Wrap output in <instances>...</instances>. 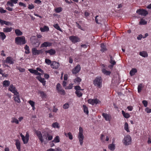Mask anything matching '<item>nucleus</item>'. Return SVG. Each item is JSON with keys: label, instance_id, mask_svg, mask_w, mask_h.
Masks as SVG:
<instances>
[{"label": "nucleus", "instance_id": "6ab92c4d", "mask_svg": "<svg viewBox=\"0 0 151 151\" xmlns=\"http://www.w3.org/2000/svg\"><path fill=\"white\" fill-rule=\"evenodd\" d=\"M100 47V51L102 52H104L107 50L106 46L103 43H101V44Z\"/></svg>", "mask_w": 151, "mask_h": 151}, {"label": "nucleus", "instance_id": "4d7b16f0", "mask_svg": "<svg viewBox=\"0 0 151 151\" xmlns=\"http://www.w3.org/2000/svg\"><path fill=\"white\" fill-rule=\"evenodd\" d=\"M73 84L72 83H70L69 85V86L66 87V88L68 89H71L73 87Z\"/></svg>", "mask_w": 151, "mask_h": 151}, {"label": "nucleus", "instance_id": "37998d69", "mask_svg": "<svg viewBox=\"0 0 151 151\" xmlns=\"http://www.w3.org/2000/svg\"><path fill=\"white\" fill-rule=\"evenodd\" d=\"M0 36L3 40L5 39L6 37V36L3 32H0Z\"/></svg>", "mask_w": 151, "mask_h": 151}, {"label": "nucleus", "instance_id": "1a4fd4ad", "mask_svg": "<svg viewBox=\"0 0 151 151\" xmlns=\"http://www.w3.org/2000/svg\"><path fill=\"white\" fill-rule=\"evenodd\" d=\"M88 102L89 104H90L92 105H93L94 104H97L98 103L100 102V101L97 99H89L88 101Z\"/></svg>", "mask_w": 151, "mask_h": 151}, {"label": "nucleus", "instance_id": "f3484780", "mask_svg": "<svg viewBox=\"0 0 151 151\" xmlns=\"http://www.w3.org/2000/svg\"><path fill=\"white\" fill-rule=\"evenodd\" d=\"M110 63L112 65H109V67L110 68H112L114 65H115L116 63V62L114 60L112 56H110Z\"/></svg>", "mask_w": 151, "mask_h": 151}, {"label": "nucleus", "instance_id": "603ef678", "mask_svg": "<svg viewBox=\"0 0 151 151\" xmlns=\"http://www.w3.org/2000/svg\"><path fill=\"white\" fill-rule=\"evenodd\" d=\"M45 63L48 65H51V61L50 59H46L45 60Z\"/></svg>", "mask_w": 151, "mask_h": 151}, {"label": "nucleus", "instance_id": "09e8293b", "mask_svg": "<svg viewBox=\"0 0 151 151\" xmlns=\"http://www.w3.org/2000/svg\"><path fill=\"white\" fill-rule=\"evenodd\" d=\"M147 22L145 20L141 19L139 22V24L141 25H145L147 24Z\"/></svg>", "mask_w": 151, "mask_h": 151}, {"label": "nucleus", "instance_id": "39448f33", "mask_svg": "<svg viewBox=\"0 0 151 151\" xmlns=\"http://www.w3.org/2000/svg\"><path fill=\"white\" fill-rule=\"evenodd\" d=\"M136 13L139 15L143 16H146L148 14V12L145 10L140 9L136 11Z\"/></svg>", "mask_w": 151, "mask_h": 151}, {"label": "nucleus", "instance_id": "774afa93", "mask_svg": "<svg viewBox=\"0 0 151 151\" xmlns=\"http://www.w3.org/2000/svg\"><path fill=\"white\" fill-rule=\"evenodd\" d=\"M5 21L3 20L0 19V23L1 25L5 24Z\"/></svg>", "mask_w": 151, "mask_h": 151}, {"label": "nucleus", "instance_id": "aec40b11", "mask_svg": "<svg viewBox=\"0 0 151 151\" xmlns=\"http://www.w3.org/2000/svg\"><path fill=\"white\" fill-rule=\"evenodd\" d=\"M36 78L42 83L43 86H45V85L46 81L45 80L44 78H42L41 77L38 76L36 77Z\"/></svg>", "mask_w": 151, "mask_h": 151}, {"label": "nucleus", "instance_id": "338daca9", "mask_svg": "<svg viewBox=\"0 0 151 151\" xmlns=\"http://www.w3.org/2000/svg\"><path fill=\"white\" fill-rule=\"evenodd\" d=\"M142 37V35L141 34L139 35L138 37H137V39L138 40H141Z\"/></svg>", "mask_w": 151, "mask_h": 151}, {"label": "nucleus", "instance_id": "c85d7f7f", "mask_svg": "<svg viewBox=\"0 0 151 151\" xmlns=\"http://www.w3.org/2000/svg\"><path fill=\"white\" fill-rule=\"evenodd\" d=\"M60 141V139L59 136H56L54 139L52 141V142L55 143H57L59 142Z\"/></svg>", "mask_w": 151, "mask_h": 151}, {"label": "nucleus", "instance_id": "bb28decb", "mask_svg": "<svg viewBox=\"0 0 151 151\" xmlns=\"http://www.w3.org/2000/svg\"><path fill=\"white\" fill-rule=\"evenodd\" d=\"M137 72V70L136 68H132L130 71L129 74L131 76L134 75L135 73Z\"/></svg>", "mask_w": 151, "mask_h": 151}, {"label": "nucleus", "instance_id": "0e129e2a", "mask_svg": "<svg viewBox=\"0 0 151 151\" xmlns=\"http://www.w3.org/2000/svg\"><path fill=\"white\" fill-rule=\"evenodd\" d=\"M34 8V5L32 4H29V6L28 7V9H32Z\"/></svg>", "mask_w": 151, "mask_h": 151}, {"label": "nucleus", "instance_id": "6e6d98bb", "mask_svg": "<svg viewBox=\"0 0 151 151\" xmlns=\"http://www.w3.org/2000/svg\"><path fill=\"white\" fill-rule=\"evenodd\" d=\"M43 138H44V140H47V132H46L44 133L42 136Z\"/></svg>", "mask_w": 151, "mask_h": 151}, {"label": "nucleus", "instance_id": "72a5a7b5", "mask_svg": "<svg viewBox=\"0 0 151 151\" xmlns=\"http://www.w3.org/2000/svg\"><path fill=\"white\" fill-rule=\"evenodd\" d=\"M52 126L53 128H59L60 127L59 124L57 122L53 123L52 125Z\"/></svg>", "mask_w": 151, "mask_h": 151}, {"label": "nucleus", "instance_id": "de8ad7c7", "mask_svg": "<svg viewBox=\"0 0 151 151\" xmlns=\"http://www.w3.org/2000/svg\"><path fill=\"white\" fill-rule=\"evenodd\" d=\"M124 129L127 132L129 131L128 128V125L127 122H125L124 124Z\"/></svg>", "mask_w": 151, "mask_h": 151}, {"label": "nucleus", "instance_id": "20e7f679", "mask_svg": "<svg viewBox=\"0 0 151 151\" xmlns=\"http://www.w3.org/2000/svg\"><path fill=\"white\" fill-rule=\"evenodd\" d=\"M131 140L130 136L129 135H127L124 137L122 140V142L124 145H128L131 143Z\"/></svg>", "mask_w": 151, "mask_h": 151}, {"label": "nucleus", "instance_id": "49530a36", "mask_svg": "<svg viewBox=\"0 0 151 151\" xmlns=\"http://www.w3.org/2000/svg\"><path fill=\"white\" fill-rule=\"evenodd\" d=\"M53 27L57 30L62 32V31L60 28V27L59 26L58 24H55L53 25Z\"/></svg>", "mask_w": 151, "mask_h": 151}, {"label": "nucleus", "instance_id": "79ce46f5", "mask_svg": "<svg viewBox=\"0 0 151 151\" xmlns=\"http://www.w3.org/2000/svg\"><path fill=\"white\" fill-rule=\"evenodd\" d=\"M24 48L25 50V53L27 54H29L30 52L29 47L27 45H26L25 46Z\"/></svg>", "mask_w": 151, "mask_h": 151}, {"label": "nucleus", "instance_id": "864d4df0", "mask_svg": "<svg viewBox=\"0 0 151 151\" xmlns=\"http://www.w3.org/2000/svg\"><path fill=\"white\" fill-rule=\"evenodd\" d=\"M69 105L68 103H65L63 106V108L64 109H67L69 108Z\"/></svg>", "mask_w": 151, "mask_h": 151}, {"label": "nucleus", "instance_id": "ddd939ff", "mask_svg": "<svg viewBox=\"0 0 151 151\" xmlns=\"http://www.w3.org/2000/svg\"><path fill=\"white\" fill-rule=\"evenodd\" d=\"M51 67L53 69H57L60 66L59 63L56 62H53L50 65Z\"/></svg>", "mask_w": 151, "mask_h": 151}, {"label": "nucleus", "instance_id": "bf43d9fd", "mask_svg": "<svg viewBox=\"0 0 151 151\" xmlns=\"http://www.w3.org/2000/svg\"><path fill=\"white\" fill-rule=\"evenodd\" d=\"M142 102L145 107H146L147 106V101L143 100L142 101Z\"/></svg>", "mask_w": 151, "mask_h": 151}, {"label": "nucleus", "instance_id": "c9c22d12", "mask_svg": "<svg viewBox=\"0 0 151 151\" xmlns=\"http://www.w3.org/2000/svg\"><path fill=\"white\" fill-rule=\"evenodd\" d=\"M102 71L103 73L107 75H109L111 73V72L110 71L104 69H102Z\"/></svg>", "mask_w": 151, "mask_h": 151}, {"label": "nucleus", "instance_id": "f257e3e1", "mask_svg": "<svg viewBox=\"0 0 151 151\" xmlns=\"http://www.w3.org/2000/svg\"><path fill=\"white\" fill-rule=\"evenodd\" d=\"M102 80L101 77H96L93 81V83L95 86L100 88L102 86Z\"/></svg>", "mask_w": 151, "mask_h": 151}, {"label": "nucleus", "instance_id": "b1692460", "mask_svg": "<svg viewBox=\"0 0 151 151\" xmlns=\"http://www.w3.org/2000/svg\"><path fill=\"white\" fill-rule=\"evenodd\" d=\"M139 55L145 58L148 56V54L146 51H142L139 52Z\"/></svg>", "mask_w": 151, "mask_h": 151}, {"label": "nucleus", "instance_id": "cd10ccee", "mask_svg": "<svg viewBox=\"0 0 151 151\" xmlns=\"http://www.w3.org/2000/svg\"><path fill=\"white\" fill-rule=\"evenodd\" d=\"M15 145L17 149L18 150L20 151V143L18 140H16Z\"/></svg>", "mask_w": 151, "mask_h": 151}, {"label": "nucleus", "instance_id": "8fccbe9b", "mask_svg": "<svg viewBox=\"0 0 151 151\" xmlns=\"http://www.w3.org/2000/svg\"><path fill=\"white\" fill-rule=\"evenodd\" d=\"M6 5L8 6H9L12 7L14 6V4L11 1V0L7 2Z\"/></svg>", "mask_w": 151, "mask_h": 151}, {"label": "nucleus", "instance_id": "412c9836", "mask_svg": "<svg viewBox=\"0 0 151 151\" xmlns=\"http://www.w3.org/2000/svg\"><path fill=\"white\" fill-rule=\"evenodd\" d=\"M20 135L22 138V139L23 142V143L24 144L27 143L28 142L29 139H27V138L25 137V136L23 135L22 133L20 134Z\"/></svg>", "mask_w": 151, "mask_h": 151}, {"label": "nucleus", "instance_id": "5701e85b", "mask_svg": "<svg viewBox=\"0 0 151 151\" xmlns=\"http://www.w3.org/2000/svg\"><path fill=\"white\" fill-rule=\"evenodd\" d=\"M10 84V82L8 80H5L2 83L3 86L4 87H7L9 86Z\"/></svg>", "mask_w": 151, "mask_h": 151}, {"label": "nucleus", "instance_id": "f03ea898", "mask_svg": "<svg viewBox=\"0 0 151 151\" xmlns=\"http://www.w3.org/2000/svg\"><path fill=\"white\" fill-rule=\"evenodd\" d=\"M15 42L18 45H21L25 44L26 42L24 37H18L15 39Z\"/></svg>", "mask_w": 151, "mask_h": 151}, {"label": "nucleus", "instance_id": "ea45409f", "mask_svg": "<svg viewBox=\"0 0 151 151\" xmlns=\"http://www.w3.org/2000/svg\"><path fill=\"white\" fill-rule=\"evenodd\" d=\"M47 140H51L53 138V137L52 135L50 134L47 132Z\"/></svg>", "mask_w": 151, "mask_h": 151}, {"label": "nucleus", "instance_id": "a878e982", "mask_svg": "<svg viewBox=\"0 0 151 151\" xmlns=\"http://www.w3.org/2000/svg\"><path fill=\"white\" fill-rule=\"evenodd\" d=\"M38 94H40V96L42 99L46 97V94L43 91H39L38 92Z\"/></svg>", "mask_w": 151, "mask_h": 151}, {"label": "nucleus", "instance_id": "c756f323", "mask_svg": "<svg viewBox=\"0 0 151 151\" xmlns=\"http://www.w3.org/2000/svg\"><path fill=\"white\" fill-rule=\"evenodd\" d=\"M65 135L66 137H68L70 139L72 140L73 139V135L71 132H69L68 133H65Z\"/></svg>", "mask_w": 151, "mask_h": 151}, {"label": "nucleus", "instance_id": "4c0bfd02", "mask_svg": "<svg viewBox=\"0 0 151 151\" xmlns=\"http://www.w3.org/2000/svg\"><path fill=\"white\" fill-rule=\"evenodd\" d=\"M81 80L79 77H77L74 80V82L77 84H79L81 81Z\"/></svg>", "mask_w": 151, "mask_h": 151}, {"label": "nucleus", "instance_id": "e433bc0d", "mask_svg": "<svg viewBox=\"0 0 151 151\" xmlns=\"http://www.w3.org/2000/svg\"><path fill=\"white\" fill-rule=\"evenodd\" d=\"M11 122L12 123H15L17 124H18L19 123L18 120L15 117H13L12 118Z\"/></svg>", "mask_w": 151, "mask_h": 151}, {"label": "nucleus", "instance_id": "9d476101", "mask_svg": "<svg viewBox=\"0 0 151 151\" xmlns=\"http://www.w3.org/2000/svg\"><path fill=\"white\" fill-rule=\"evenodd\" d=\"M81 67L79 65H78L72 70V73L73 74H76L79 72L81 70Z\"/></svg>", "mask_w": 151, "mask_h": 151}, {"label": "nucleus", "instance_id": "a19ab883", "mask_svg": "<svg viewBox=\"0 0 151 151\" xmlns=\"http://www.w3.org/2000/svg\"><path fill=\"white\" fill-rule=\"evenodd\" d=\"M75 93L77 97H80L82 96L83 93L81 91H75Z\"/></svg>", "mask_w": 151, "mask_h": 151}, {"label": "nucleus", "instance_id": "5fc2aeb1", "mask_svg": "<svg viewBox=\"0 0 151 151\" xmlns=\"http://www.w3.org/2000/svg\"><path fill=\"white\" fill-rule=\"evenodd\" d=\"M28 103L31 106H35V103L32 100H29L28 101Z\"/></svg>", "mask_w": 151, "mask_h": 151}, {"label": "nucleus", "instance_id": "58836bf2", "mask_svg": "<svg viewBox=\"0 0 151 151\" xmlns=\"http://www.w3.org/2000/svg\"><path fill=\"white\" fill-rule=\"evenodd\" d=\"M83 111L84 113L86 114H88V111L87 107L85 105H83Z\"/></svg>", "mask_w": 151, "mask_h": 151}, {"label": "nucleus", "instance_id": "473e14b6", "mask_svg": "<svg viewBox=\"0 0 151 151\" xmlns=\"http://www.w3.org/2000/svg\"><path fill=\"white\" fill-rule=\"evenodd\" d=\"M49 30V28L46 26H44L43 28L41 27L40 28V30L42 32H45L48 31Z\"/></svg>", "mask_w": 151, "mask_h": 151}, {"label": "nucleus", "instance_id": "423d86ee", "mask_svg": "<svg viewBox=\"0 0 151 151\" xmlns=\"http://www.w3.org/2000/svg\"><path fill=\"white\" fill-rule=\"evenodd\" d=\"M8 90L11 92L12 93L14 94H18V92L15 87L12 84H11L10 85L9 88Z\"/></svg>", "mask_w": 151, "mask_h": 151}, {"label": "nucleus", "instance_id": "f704fd0d", "mask_svg": "<svg viewBox=\"0 0 151 151\" xmlns=\"http://www.w3.org/2000/svg\"><path fill=\"white\" fill-rule=\"evenodd\" d=\"M54 10L56 13H59L62 11L63 9L61 7H58L55 8Z\"/></svg>", "mask_w": 151, "mask_h": 151}, {"label": "nucleus", "instance_id": "6e6552de", "mask_svg": "<svg viewBox=\"0 0 151 151\" xmlns=\"http://www.w3.org/2000/svg\"><path fill=\"white\" fill-rule=\"evenodd\" d=\"M32 52L33 55H36L42 53L43 51L42 50H37L36 48L34 47L32 49Z\"/></svg>", "mask_w": 151, "mask_h": 151}, {"label": "nucleus", "instance_id": "2f4dec72", "mask_svg": "<svg viewBox=\"0 0 151 151\" xmlns=\"http://www.w3.org/2000/svg\"><path fill=\"white\" fill-rule=\"evenodd\" d=\"M122 112L123 116L126 118H128L130 117V116L128 113H125L123 110H122Z\"/></svg>", "mask_w": 151, "mask_h": 151}, {"label": "nucleus", "instance_id": "13d9d810", "mask_svg": "<svg viewBox=\"0 0 151 151\" xmlns=\"http://www.w3.org/2000/svg\"><path fill=\"white\" fill-rule=\"evenodd\" d=\"M6 10L4 9L1 7H0V12L1 13H4L6 12Z\"/></svg>", "mask_w": 151, "mask_h": 151}, {"label": "nucleus", "instance_id": "f8f14e48", "mask_svg": "<svg viewBox=\"0 0 151 151\" xmlns=\"http://www.w3.org/2000/svg\"><path fill=\"white\" fill-rule=\"evenodd\" d=\"M36 133L41 142L42 143L43 142H44V138H43L42 136L41 132L36 131Z\"/></svg>", "mask_w": 151, "mask_h": 151}, {"label": "nucleus", "instance_id": "393cba45", "mask_svg": "<svg viewBox=\"0 0 151 151\" xmlns=\"http://www.w3.org/2000/svg\"><path fill=\"white\" fill-rule=\"evenodd\" d=\"M12 29V28L6 27L3 29V31L5 32H11Z\"/></svg>", "mask_w": 151, "mask_h": 151}, {"label": "nucleus", "instance_id": "4be33fe9", "mask_svg": "<svg viewBox=\"0 0 151 151\" xmlns=\"http://www.w3.org/2000/svg\"><path fill=\"white\" fill-rule=\"evenodd\" d=\"M114 141V139H113L112 143L109 144L108 146L109 149L112 151L114 150L115 148V145L113 144Z\"/></svg>", "mask_w": 151, "mask_h": 151}, {"label": "nucleus", "instance_id": "7c9ffc66", "mask_svg": "<svg viewBox=\"0 0 151 151\" xmlns=\"http://www.w3.org/2000/svg\"><path fill=\"white\" fill-rule=\"evenodd\" d=\"M15 32L17 36H20L22 35V32L18 29H15Z\"/></svg>", "mask_w": 151, "mask_h": 151}, {"label": "nucleus", "instance_id": "9b49d317", "mask_svg": "<svg viewBox=\"0 0 151 151\" xmlns=\"http://www.w3.org/2000/svg\"><path fill=\"white\" fill-rule=\"evenodd\" d=\"M5 62L10 64H12L14 63V60L12 57H8L6 58Z\"/></svg>", "mask_w": 151, "mask_h": 151}, {"label": "nucleus", "instance_id": "a18cd8bd", "mask_svg": "<svg viewBox=\"0 0 151 151\" xmlns=\"http://www.w3.org/2000/svg\"><path fill=\"white\" fill-rule=\"evenodd\" d=\"M143 86H142V84H140L138 86L137 89H138V93H139L141 91L142 88H143Z\"/></svg>", "mask_w": 151, "mask_h": 151}, {"label": "nucleus", "instance_id": "0eeeda50", "mask_svg": "<svg viewBox=\"0 0 151 151\" xmlns=\"http://www.w3.org/2000/svg\"><path fill=\"white\" fill-rule=\"evenodd\" d=\"M69 39L73 43L79 42L80 41L78 37L76 36H70L69 37Z\"/></svg>", "mask_w": 151, "mask_h": 151}, {"label": "nucleus", "instance_id": "2eb2a0df", "mask_svg": "<svg viewBox=\"0 0 151 151\" xmlns=\"http://www.w3.org/2000/svg\"><path fill=\"white\" fill-rule=\"evenodd\" d=\"M52 43L49 42H45L41 44V47H50L52 45Z\"/></svg>", "mask_w": 151, "mask_h": 151}, {"label": "nucleus", "instance_id": "a211bd4d", "mask_svg": "<svg viewBox=\"0 0 151 151\" xmlns=\"http://www.w3.org/2000/svg\"><path fill=\"white\" fill-rule=\"evenodd\" d=\"M14 94V100L16 101L18 103H20L21 102L20 98H19V93L18 94Z\"/></svg>", "mask_w": 151, "mask_h": 151}, {"label": "nucleus", "instance_id": "3c124183", "mask_svg": "<svg viewBox=\"0 0 151 151\" xmlns=\"http://www.w3.org/2000/svg\"><path fill=\"white\" fill-rule=\"evenodd\" d=\"M58 92L59 93H61L62 94H65V91L62 88H60V89L58 90Z\"/></svg>", "mask_w": 151, "mask_h": 151}, {"label": "nucleus", "instance_id": "052dcab7", "mask_svg": "<svg viewBox=\"0 0 151 151\" xmlns=\"http://www.w3.org/2000/svg\"><path fill=\"white\" fill-rule=\"evenodd\" d=\"M28 70L31 73L34 74L36 70H33V69H28Z\"/></svg>", "mask_w": 151, "mask_h": 151}, {"label": "nucleus", "instance_id": "e2e57ef3", "mask_svg": "<svg viewBox=\"0 0 151 151\" xmlns=\"http://www.w3.org/2000/svg\"><path fill=\"white\" fill-rule=\"evenodd\" d=\"M5 24L8 26H11L12 25V24L10 22L5 21Z\"/></svg>", "mask_w": 151, "mask_h": 151}, {"label": "nucleus", "instance_id": "7ed1b4c3", "mask_svg": "<svg viewBox=\"0 0 151 151\" xmlns=\"http://www.w3.org/2000/svg\"><path fill=\"white\" fill-rule=\"evenodd\" d=\"M83 130L82 127H80L79 128V134L78 135V138L79 140L81 145L82 146L83 144V140L84 137L83 134Z\"/></svg>", "mask_w": 151, "mask_h": 151}, {"label": "nucleus", "instance_id": "4468645a", "mask_svg": "<svg viewBox=\"0 0 151 151\" xmlns=\"http://www.w3.org/2000/svg\"><path fill=\"white\" fill-rule=\"evenodd\" d=\"M45 53L47 54L49 53L50 55H54L56 53V51L55 49H51L49 50H46L45 51Z\"/></svg>", "mask_w": 151, "mask_h": 151}, {"label": "nucleus", "instance_id": "dca6fc26", "mask_svg": "<svg viewBox=\"0 0 151 151\" xmlns=\"http://www.w3.org/2000/svg\"><path fill=\"white\" fill-rule=\"evenodd\" d=\"M102 116L104 118L105 120L106 121H109L111 119V116L109 114L103 113H102Z\"/></svg>", "mask_w": 151, "mask_h": 151}, {"label": "nucleus", "instance_id": "680f3d73", "mask_svg": "<svg viewBox=\"0 0 151 151\" xmlns=\"http://www.w3.org/2000/svg\"><path fill=\"white\" fill-rule=\"evenodd\" d=\"M145 111L147 113H150L151 112V109H149V108H147L145 109Z\"/></svg>", "mask_w": 151, "mask_h": 151}, {"label": "nucleus", "instance_id": "69168bd1", "mask_svg": "<svg viewBox=\"0 0 151 151\" xmlns=\"http://www.w3.org/2000/svg\"><path fill=\"white\" fill-rule=\"evenodd\" d=\"M60 88H61V86L60 83H58L57 84L56 86L57 90L58 91L59 90Z\"/></svg>", "mask_w": 151, "mask_h": 151}, {"label": "nucleus", "instance_id": "c03bdc74", "mask_svg": "<svg viewBox=\"0 0 151 151\" xmlns=\"http://www.w3.org/2000/svg\"><path fill=\"white\" fill-rule=\"evenodd\" d=\"M74 88L76 90V91H83V89H82L79 86H76L74 87Z\"/></svg>", "mask_w": 151, "mask_h": 151}]
</instances>
